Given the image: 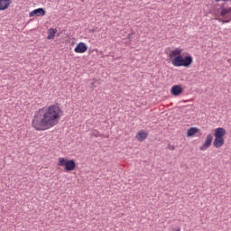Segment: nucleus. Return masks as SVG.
<instances>
[{"instance_id": "f257e3e1", "label": "nucleus", "mask_w": 231, "mask_h": 231, "mask_svg": "<svg viewBox=\"0 0 231 231\" xmlns=\"http://www.w3.org/2000/svg\"><path fill=\"white\" fill-rule=\"evenodd\" d=\"M62 116V109L59 105H51L44 108H39L32 120V125L35 131H48L55 127Z\"/></svg>"}, {"instance_id": "f03ea898", "label": "nucleus", "mask_w": 231, "mask_h": 231, "mask_svg": "<svg viewBox=\"0 0 231 231\" xmlns=\"http://www.w3.org/2000/svg\"><path fill=\"white\" fill-rule=\"evenodd\" d=\"M194 62V58L192 56H176L171 60V63L175 68H190V65Z\"/></svg>"}, {"instance_id": "7ed1b4c3", "label": "nucleus", "mask_w": 231, "mask_h": 231, "mask_svg": "<svg viewBox=\"0 0 231 231\" xmlns=\"http://www.w3.org/2000/svg\"><path fill=\"white\" fill-rule=\"evenodd\" d=\"M58 165H60V167H65V171L67 172H69L70 171H75V167H77V163H75L74 160L68 161L64 158H60L59 159Z\"/></svg>"}, {"instance_id": "20e7f679", "label": "nucleus", "mask_w": 231, "mask_h": 231, "mask_svg": "<svg viewBox=\"0 0 231 231\" xmlns=\"http://www.w3.org/2000/svg\"><path fill=\"white\" fill-rule=\"evenodd\" d=\"M220 17L226 19L223 21V24H226L231 22V7H225V4L221 5Z\"/></svg>"}, {"instance_id": "39448f33", "label": "nucleus", "mask_w": 231, "mask_h": 231, "mask_svg": "<svg viewBox=\"0 0 231 231\" xmlns=\"http://www.w3.org/2000/svg\"><path fill=\"white\" fill-rule=\"evenodd\" d=\"M46 15V10L44 8H37L29 14V17H44Z\"/></svg>"}, {"instance_id": "423d86ee", "label": "nucleus", "mask_w": 231, "mask_h": 231, "mask_svg": "<svg viewBox=\"0 0 231 231\" xmlns=\"http://www.w3.org/2000/svg\"><path fill=\"white\" fill-rule=\"evenodd\" d=\"M212 140H214V136L212 134H208L206 141L204 142L203 145L200 146V151H207L210 145H212Z\"/></svg>"}, {"instance_id": "0eeeda50", "label": "nucleus", "mask_w": 231, "mask_h": 231, "mask_svg": "<svg viewBox=\"0 0 231 231\" xmlns=\"http://www.w3.org/2000/svg\"><path fill=\"white\" fill-rule=\"evenodd\" d=\"M75 53H86L88 51V45L84 42H79L74 49Z\"/></svg>"}, {"instance_id": "6e6552de", "label": "nucleus", "mask_w": 231, "mask_h": 231, "mask_svg": "<svg viewBox=\"0 0 231 231\" xmlns=\"http://www.w3.org/2000/svg\"><path fill=\"white\" fill-rule=\"evenodd\" d=\"M171 93L173 95V97H179V95L183 93V88L180 87V85H174L171 87Z\"/></svg>"}, {"instance_id": "1a4fd4ad", "label": "nucleus", "mask_w": 231, "mask_h": 231, "mask_svg": "<svg viewBox=\"0 0 231 231\" xmlns=\"http://www.w3.org/2000/svg\"><path fill=\"white\" fill-rule=\"evenodd\" d=\"M12 5V0H0V12H4V10H8Z\"/></svg>"}, {"instance_id": "9d476101", "label": "nucleus", "mask_w": 231, "mask_h": 231, "mask_svg": "<svg viewBox=\"0 0 231 231\" xmlns=\"http://www.w3.org/2000/svg\"><path fill=\"white\" fill-rule=\"evenodd\" d=\"M213 145L216 147V149H220V147L225 145V138L215 137Z\"/></svg>"}, {"instance_id": "9b49d317", "label": "nucleus", "mask_w": 231, "mask_h": 231, "mask_svg": "<svg viewBox=\"0 0 231 231\" xmlns=\"http://www.w3.org/2000/svg\"><path fill=\"white\" fill-rule=\"evenodd\" d=\"M226 134V130L223 127H218L215 130V138H225Z\"/></svg>"}, {"instance_id": "f8f14e48", "label": "nucleus", "mask_w": 231, "mask_h": 231, "mask_svg": "<svg viewBox=\"0 0 231 231\" xmlns=\"http://www.w3.org/2000/svg\"><path fill=\"white\" fill-rule=\"evenodd\" d=\"M136 138L138 142H143L147 138V133L143 130H141L137 133Z\"/></svg>"}, {"instance_id": "ddd939ff", "label": "nucleus", "mask_w": 231, "mask_h": 231, "mask_svg": "<svg viewBox=\"0 0 231 231\" xmlns=\"http://www.w3.org/2000/svg\"><path fill=\"white\" fill-rule=\"evenodd\" d=\"M180 56H181V50H180V49H175V50L171 51L169 55L170 59H171V60L176 57H180Z\"/></svg>"}, {"instance_id": "4468645a", "label": "nucleus", "mask_w": 231, "mask_h": 231, "mask_svg": "<svg viewBox=\"0 0 231 231\" xmlns=\"http://www.w3.org/2000/svg\"><path fill=\"white\" fill-rule=\"evenodd\" d=\"M55 33H57V29H53V28L49 29L47 39H49V41L55 39Z\"/></svg>"}, {"instance_id": "2eb2a0df", "label": "nucleus", "mask_w": 231, "mask_h": 231, "mask_svg": "<svg viewBox=\"0 0 231 231\" xmlns=\"http://www.w3.org/2000/svg\"><path fill=\"white\" fill-rule=\"evenodd\" d=\"M198 131H199V129H198L197 127H190L187 130V136L188 137L194 136V134H196Z\"/></svg>"}, {"instance_id": "dca6fc26", "label": "nucleus", "mask_w": 231, "mask_h": 231, "mask_svg": "<svg viewBox=\"0 0 231 231\" xmlns=\"http://www.w3.org/2000/svg\"><path fill=\"white\" fill-rule=\"evenodd\" d=\"M91 136H94L95 138H100V132L97 131V130H94L92 133H91Z\"/></svg>"}, {"instance_id": "f3484780", "label": "nucleus", "mask_w": 231, "mask_h": 231, "mask_svg": "<svg viewBox=\"0 0 231 231\" xmlns=\"http://www.w3.org/2000/svg\"><path fill=\"white\" fill-rule=\"evenodd\" d=\"M168 149L170 150V151H174V145H171V144H168Z\"/></svg>"}, {"instance_id": "a211bd4d", "label": "nucleus", "mask_w": 231, "mask_h": 231, "mask_svg": "<svg viewBox=\"0 0 231 231\" xmlns=\"http://www.w3.org/2000/svg\"><path fill=\"white\" fill-rule=\"evenodd\" d=\"M217 21H218V23H223V21H226V18H225L224 20L221 19V18H218Z\"/></svg>"}, {"instance_id": "6ab92c4d", "label": "nucleus", "mask_w": 231, "mask_h": 231, "mask_svg": "<svg viewBox=\"0 0 231 231\" xmlns=\"http://www.w3.org/2000/svg\"><path fill=\"white\" fill-rule=\"evenodd\" d=\"M90 88H95V81H92V82L90 83Z\"/></svg>"}, {"instance_id": "aec40b11", "label": "nucleus", "mask_w": 231, "mask_h": 231, "mask_svg": "<svg viewBox=\"0 0 231 231\" xmlns=\"http://www.w3.org/2000/svg\"><path fill=\"white\" fill-rule=\"evenodd\" d=\"M173 231H181V227L174 228Z\"/></svg>"}, {"instance_id": "412c9836", "label": "nucleus", "mask_w": 231, "mask_h": 231, "mask_svg": "<svg viewBox=\"0 0 231 231\" xmlns=\"http://www.w3.org/2000/svg\"><path fill=\"white\" fill-rule=\"evenodd\" d=\"M216 3H219V1H229V0H215Z\"/></svg>"}, {"instance_id": "4be33fe9", "label": "nucleus", "mask_w": 231, "mask_h": 231, "mask_svg": "<svg viewBox=\"0 0 231 231\" xmlns=\"http://www.w3.org/2000/svg\"><path fill=\"white\" fill-rule=\"evenodd\" d=\"M227 62H229V64H231V59H228V60H227Z\"/></svg>"}, {"instance_id": "5701e85b", "label": "nucleus", "mask_w": 231, "mask_h": 231, "mask_svg": "<svg viewBox=\"0 0 231 231\" xmlns=\"http://www.w3.org/2000/svg\"><path fill=\"white\" fill-rule=\"evenodd\" d=\"M129 37H131V34H129Z\"/></svg>"}, {"instance_id": "b1692460", "label": "nucleus", "mask_w": 231, "mask_h": 231, "mask_svg": "<svg viewBox=\"0 0 231 231\" xmlns=\"http://www.w3.org/2000/svg\"><path fill=\"white\" fill-rule=\"evenodd\" d=\"M229 1H231V0H229Z\"/></svg>"}]
</instances>
